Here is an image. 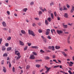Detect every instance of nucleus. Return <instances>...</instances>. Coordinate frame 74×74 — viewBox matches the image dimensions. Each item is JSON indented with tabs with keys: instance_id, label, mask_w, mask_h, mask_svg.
<instances>
[{
	"instance_id": "nucleus-8",
	"label": "nucleus",
	"mask_w": 74,
	"mask_h": 74,
	"mask_svg": "<svg viewBox=\"0 0 74 74\" xmlns=\"http://www.w3.org/2000/svg\"><path fill=\"white\" fill-rule=\"evenodd\" d=\"M3 26H4V27H6V26H7V25H6V23H5V22L3 21L2 23Z\"/></svg>"
},
{
	"instance_id": "nucleus-32",
	"label": "nucleus",
	"mask_w": 74,
	"mask_h": 74,
	"mask_svg": "<svg viewBox=\"0 0 74 74\" xmlns=\"http://www.w3.org/2000/svg\"><path fill=\"white\" fill-rule=\"evenodd\" d=\"M40 52L41 53H44V52H45V51H43V50H42V49H41L40 50Z\"/></svg>"
},
{
	"instance_id": "nucleus-23",
	"label": "nucleus",
	"mask_w": 74,
	"mask_h": 74,
	"mask_svg": "<svg viewBox=\"0 0 74 74\" xmlns=\"http://www.w3.org/2000/svg\"><path fill=\"white\" fill-rule=\"evenodd\" d=\"M5 47V46H2V51H5V48H4Z\"/></svg>"
},
{
	"instance_id": "nucleus-33",
	"label": "nucleus",
	"mask_w": 74,
	"mask_h": 74,
	"mask_svg": "<svg viewBox=\"0 0 74 74\" xmlns=\"http://www.w3.org/2000/svg\"><path fill=\"white\" fill-rule=\"evenodd\" d=\"M53 4H54L53 3V2H51L50 3V6H52V5H53Z\"/></svg>"
},
{
	"instance_id": "nucleus-55",
	"label": "nucleus",
	"mask_w": 74,
	"mask_h": 74,
	"mask_svg": "<svg viewBox=\"0 0 74 74\" xmlns=\"http://www.w3.org/2000/svg\"><path fill=\"white\" fill-rule=\"evenodd\" d=\"M27 44H28V46H31L32 45V43H28Z\"/></svg>"
},
{
	"instance_id": "nucleus-61",
	"label": "nucleus",
	"mask_w": 74,
	"mask_h": 74,
	"mask_svg": "<svg viewBox=\"0 0 74 74\" xmlns=\"http://www.w3.org/2000/svg\"><path fill=\"white\" fill-rule=\"evenodd\" d=\"M17 55V56H20V53H18L16 54Z\"/></svg>"
},
{
	"instance_id": "nucleus-47",
	"label": "nucleus",
	"mask_w": 74,
	"mask_h": 74,
	"mask_svg": "<svg viewBox=\"0 0 74 74\" xmlns=\"http://www.w3.org/2000/svg\"><path fill=\"white\" fill-rule=\"evenodd\" d=\"M17 53H18V51H15V55H16V54H17Z\"/></svg>"
},
{
	"instance_id": "nucleus-53",
	"label": "nucleus",
	"mask_w": 74,
	"mask_h": 74,
	"mask_svg": "<svg viewBox=\"0 0 74 74\" xmlns=\"http://www.w3.org/2000/svg\"><path fill=\"white\" fill-rule=\"evenodd\" d=\"M34 19L36 21H38V20H39V18H34Z\"/></svg>"
},
{
	"instance_id": "nucleus-45",
	"label": "nucleus",
	"mask_w": 74,
	"mask_h": 74,
	"mask_svg": "<svg viewBox=\"0 0 74 74\" xmlns=\"http://www.w3.org/2000/svg\"><path fill=\"white\" fill-rule=\"evenodd\" d=\"M66 6L68 8H70V5H69V4H66Z\"/></svg>"
},
{
	"instance_id": "nucleus-52",
	"label": "nucleus",
	"mask_w": 74,
	"mask_h": 74,
	"mask_svg": "<svg viewBox=\"0 0 74 74\" xmlns=\"http://www.w3.org/2000/svg\"><path fill=\"white\" fill-rule=\"evenodd\" d=\"M42 31L41 30V29H39L38 31V32H39V33H42Z\"/></svg>"
},
{
	"instance_id": "nucleus-19",
	"label": "nucleus",
	"mask_w": 74,
	"mask_h": 74,
	"mask_svg": "<svg viewBox=\"0 0 74 74\" xmlns=\"http://www.w3.org/2000/svg\"><path fill=\"white\" fill-rule=\"evenodd\" d=\"M52 51H55V47L53 46H51V48Z\"/></svg>"
},
{
	"instance_id": "nucleus-58",
	"label": "nucleus",
	"mask_w": 74,
	"mask_h": 74,
	"mask_svg": "<svg viewBox=\"0 0 74 74\" xmlns=\"http://www.w3.org/2000/svg\"><path fill=\"white\" fill-rule=\"evenodd\" d=\"M59 10L60 11H63V9H62V8H60Z\"/></svg>"
},
{
	"instance_id": "nucleus-54",
	"label": "nucleus",
	"mask_w": 74,
	"mask_h": 74,
	"mask_svg": "<svg viewBox=\"0 0 74 74\" xmlns=\"http://www.w3.org/2000/svg\"><path fill=\"white\" fill-rule=\"evenodd\" d=\"M59 67V66H55L53 68H56V67Z\"/></svg>"
},
{
	"instance_id": "nucleus-20",
	"label": "nucleus",
	"mask_w": 74,
	"mask_h": 74,
	"mask_svg": "<svg viewBox=\"0 0 74 74\" xmlns=\"http://www.w3.org/2000/svg\"><path fill=\"white\" fill-rule=\"evenodd\" d=\"M11 49V47H8L7 49V51H10Z\"/></svg>"
},
{
	"instance_id": "nucleus-28",
	"label": "nucleus",
	"mask_w": 74,
	"mask_h": 74,
	"mask_svg": "<svg viewBox=\"0 0 74 74\" xmlns=\"http://www.w3.org/2000/svg\"><path fill=\"white\" fill-rule=\"evenodd\" d=\"M27 49V46H25L24 48V51H26Z\"/></svg>"
},
{
	"instance_id": "nucleus-12",
	"label": "nucleus",
	"mask_w": 74,
	"mask_h": 74,
	"mask_svg": "<svg viewBox=\"0 0 74 74\" xmlns=\"http://www.w3.org/2000/svg\"><path fill=\"white\" fill-rule=\"evenodd\" d=\"M61 52L62 53V54H63V55H64V56H67V54H66V53H65V52L64 51H61Z\"/></svg>"
},
{
	"instance_id": "nucleus-64",
	"label": "nucleus",
	"mask_w": 74,
	"mask_h": 74,
	"mask_svg": "<svg viewBox=\"0 0 74 74\" xmlns=\"http://www.w3.org/2000/svg\"><path fill=\"white\" fill-rule=\"evenodd\" d=\"M4 64V60H3L1 62V64Z\"/></svg>"
},
{
	"instance_id": "nucleus-10",
	"label": "nucleus",
	"mask_w": 74,
	"mask_h": 74,
	"mask_svg": "<svg viewBox=\"0 0 74 74\" xmlns=\"http://www.w3.org/2000/svg\"><path fill=\"white\" fill-rule=\"evenodd\" d=\"M55 48L56 49H59L60 47V46L56 45L55 46Z\"/></svg>"
},
{
	"instance_id": "nucleus-63",
	"label": "nucleus",
	"mask_w": 74,
	"mask_h": 74,
	"mask_svg": "<svg viewBox=\"0 0 74 74\" xmlns=\"http://www.w3.org/2000/svg\"><path fill=\"white\" fill-rule=\"evenodd\" d=\"M67 10V8H64L63 10Z\"/></svg>"
},
{
	"instance_id": "nucleus-16",
	"label": "nucleus",
	"mask_w": 74,
	"mask_h": 74,
	"mask_svg": "<svg viewBox=\"0 0 74 74\" xmlns=\"http://www.w3.org/2000/svg\"><path fill=\"white\" fill-rule=\"evenodd\" d=\"M31 48H35V49H38V47L37 46H32Z\"/></svg>"
},
{
	"instance_id": "nucleus-50",
	"label": "nucleus",
	"mask_w": 74,
	"mask_h": 74,
	"mask_svg": "<svg viewBox=\"0 0 74 74\" xmlns=\"http://www.w3.org/2000/svg\"><path fill=\"white\" fill-rule=\"evenodd\" d=\"M5 47H7L8 46V43H6L5 44Z\"/></svg>"
},
{
	"instance_id": "nucleus-37",
	"label": "nucleus",
	"mask_w": 74,
	"mask_h": 74,
	"mask_svg": "<svg viewBox=\"0 0 74 74\" xmlns=\"http://www.w3.org/2000/svg\"><path fill=\"white\" fill-rule=\"evenodd\" d=\"M45 23L46 24V25H48V21L47 20H46L45 21Z\"/></svg>"
},
{
	"instance_id": "nucleus-3",
	"label": "nucleus",
	"mask_w": 74,
	"mask_h": 74,
	"mask_svg": "<svg viewBox=\"0 0 74 74\" xmlns=\"http://www.w3.org/2000/svg\"><path fill=\"white\" fill-rule=\"evenodd\" d=\"M39 8L41 11H42V12H44V11H47V10H46L45 8H44V10L42 9V8L41 7H40Z\"/></svg>"
},
{
	"instance_id": "nucleus-42",
	"label": "nucleus",
	"mask_w": 74,
	"mask_h": 74,
	"mask_svg": "<svg viewBox=\"0 0 74 74\" xmlns=\"http://www.w3.org/2000/svg\"><path fill=\"white\" fill-rule=\"evenodd\" d=\"M64 51H65V52H67V51H68V49H65L64 50Z\"/></svg>"
},
{
	"instance_id": "nucleus-40",
	"label": "nucleus",
	"mask_w": 74,
	"mask_h": 74,
	"mask_svg": "<svg viewBox=\"0 0 74 74\" xmlns=\"http://www.w3.org/2000/svg\"><path fill=\"white\" fill-rule=\"evenodd\" d=\"M53 62H55L56 63H57V64H58L59 63V62H56V60H53Z\"/></svg>"
},
{
	"instance_id": "nucleus-35",
	"label": "nucleus",
	"mask_w": 74,
	"mask_h": 74,
	"mask_svg": "<svg viewBox=\"0 0 74 74\" xmlns=\"http://www.w3.org/2000/svg\"><path fill=\"white\" fill-rule=\"evenodd\" d=\"M15 68H14V67H13L12 68V71L13 72H14V73H15Z\"/></svg>"
},
{
	"instance_id": "nucleus-14",
	"label": "nucleus",
	"mask_w": 74,
	"mask_h": 74,
	"mask_svg": "<svg viewBox=\"0 0 74 74\" xmlns=\"http://www.w3.org/2000/svg\"><path fill=\"white\" fill-rule=\"evenodd\" d=\"M45 68H46V69L47 70L49 71V70L51 69V68H48V67H47V66H45Z\"/></svg>"
},
{
	"instance_id": "nucleus-59",
	"label": "nucleus",
	"mask_w": 74,
	"mask_h": 74,
	"mask_svg": "<svg viewBox=\"0 0 74 74\" xmlns=\"http://www.w3.org/2000/svg\"><path fill=\"white\" fill-rule=\"evenodd\" d=\"M49 32H47V31H46V35H48V34H49Z\"/></svg>"
},
{
	"instance_id": "nucleus-36",
	"label": "nucleus",
	"mask_w": 74,
	"mask_h": 74,
	"mask_svg": "<svg viewBox=\"0 0 74 74\" xmlns=\"http://www.w3.org/2000/svg\"><path fill=\"white\" fill-rule=\"evenodd\" d=\"M36 67H40V65L39 64H36Z\"/></svg>"
},
{
	"instance_id": "nucleus-1",
	"label": "nucleus",
	"mask_w": 74,
	"mask_h": 74,
	"mask_svg": "<svg viewBox=\"0 0 74 74\" xmlns=\"http://www.w3.org/2000/svg\"><path fill=\"white\" fill-rule=\"evenodd\" d=\"M28 33L29 34H32V36H35V34H34V32L33 31H30V30H28Z\"/></svg>"
},
{
	"instance_id": "nucleus-49",
	"label": "nucleus",
	"mask_w": 74,
	"mask_h": 74,
	"mask_svg": "<svg viewBox=\"0 0 74 74\" xmlns=\"http://www.w3.org/2000/svg\"><path fill=\"white\" fill-rule=\"evenodd\" d=\"M69 49H71V50H73V47H72L71 46L69 47Z\"/></svg>"
},
{
	"instance_id": "nucleus-44",
	"label": "nucleus",
	"mask_w": 74,
	"mask_h": 74,
	"mask_svg": "<svg viewBox=\"0 0 74 74\" xmlns=\"http://www.w3.org/2000/svg\"><path fill=\"white\" fill-rule=\"evenodd\" d=\"M47 38L48 39H49V40H51V36H48Z\"/></svg>"
},
{
	"instance_id": "nucleus-6",
	"label": "nucleus",
	"mask_w": 74,
	"mask_h": 74,
	"mask_svg": "<svg viewBox=\"0 0 74 74\" xmlns=\"http://www.w3.org/2000/svg\"><path fill=\"white\" fill-rule=\"evenodd\" d=\"M72 9L70 11V12L71 13L73 12L74 11V6H72Z\"/></svg>"
},
{
	"instance_id": "nucleus-21",
	"label": "nucleus",
	"mask_w": 74,
	"mask_h": 74,
	"mask_svg": "<svg viewBox=\"0 0 74 74\" xmlns=\"http://www.w3.org/2000/svg\"><path fill=\"white\" fill-rule=\"evenodd\" d=\"M47 20L49 22H50L51 21V18H47Z\"/></svg>"
},
{
	"instance_id": "nucleus-60",
	"label": "nucleus",
	"mask_w": 74,
	"mask_h": 74,
	"mask_svg": "<svg viewBox=\"0 0 74 74\" xmlns=\"http://www.w3.org/2000/svg\"><path fill=\"white\" fill-rule=\"evenodd\" d=\"M2 41V38H1L0 39V44L1 43V42Z\"/></svg>"
},
{
	"instance_id": "nucleus-11",
	"label": "nucleus",
	"mask_w": 74,
	"mask_h": 74,
	"mask_svg": "<svg viewBox=\"0 0 74 74\" xmlns=\"http://www.w3.org/2000/svg\"><path fill=\"white\" fill-rule=\"evenodd\" d=\"M64 17L65 18H68V14L67 13H65L64 15Z\"/></svg>"
},
{
	"instance_id": "nucleus-7",
	"label": "nucleus",
	"mask_w": 74,
	"mask_h": 74,
	"mask_svg": "<svg viewBox=\"0 0 74 74\" xmlns=\"http://www.w3.org/2000/svg\"><path fill=\"white\" fill-rule=\"evenodd\" d=\"M19 42L20 45H22V46H23V45H24V43H23V42L22 41L20 40Z\"/></svg>"
},
{
	"instance_id": "nucleus-22",
	"label": "nucleus",
	"mask_w": 74,
	"mask_h": 74,
	"mask_svg": "<svg viewBox=\"0 0 74 74\" xmlns=\"http://www.w3.org/2000/svg\"><path fill=\"white\" fill-rule=\"evenodd\" d=\"M47 39H46V38H45L43 39V41H44V42H45V43H46V42H47Z\"/></svg>"
},
{
	"instance_id": "nucleus-24",
	"label": "nucleus",
	"mask_w": 74,
	"mask_h": 74,
	"mask_svg": "<svg viewBox=\"0 0 74 74\" xmlns=\"http://www.w3.org/2000/svg\"><path fill=\"white\" fill-rule=\"evenodd\" d=\"M29 68H30V66H29V65H27L26 66V69L27 70H28V69H29Z\"/></svg>"
},
{
	"instance_id": "nucleus-38",
	"label": "nucleus",
	"mask_w": 74,
	"mask_h": 74,
	"mask_svg": "<svg viewBox=\"0 0 74 74\" xmlns=\"http://www.w3.org/2000/svg\"><path fill=\"white\" fill-rule=\"evenodd\" d=\"M34 4V2L32 1L30 3V5H33Z\"/></svg>"
},
{
	"instance_id": "nucleus-18",
	"label": "nucleus",
	"mask_w": 74,
	"mask_h": 74,
	"mask_svg": "<svg viewBox=\"0 0 74 74\" xmlns=\"http://www.w3.org/2000/svg\"><path fill=\"white\" fill-rule=\"evenodd\" d=\"M23 11H24V12H26V11H27V8H25L23 9Z\"/></svg>"
},
{
	"instance_id": "nucleus-43",
	"label": "nucleus",
	"mask_w": 74,
	"mask_h": 74,
	"mask_svg": "<svg viewBox=\"0 0 74 74\" xmlns=\"http://www.w3.org/2000/svg\"><path fill=\"white\" fill-rule=\"evenodd\" d=\"M42 14V12H41V11H40L39 12V15H41V14Z\"/></svg>"
},
{
	"instance_id": "nucleus-57",
	"label": "nucleus",
	"mask_w": 74,
	"mask_h": 74,
	"mask_svg": "<svg viewBox=\"0 0 74 74\" xmlns=\"http://www.w3.org/2000/svg\"><path fill=\"white\" fill-rule=\"evenodd\" d=\"M54 14L55 16H56V12H54Z\"/></svg>"
},
{
	"instance_id": "nucleus-4",
	"label": "nucleus",
	"mask_w": 74,
	"mask_h": 74,
	"mask_svg": "<svg viewBox=\"0 0 74 74\" xmlns=\"http://www.w3.org/2000/svg\"><path fill=\"white\" fill-rule=\"evenodd\" d=\"M57 32L58 34H60L61 33H63V31L61 30H57Z\"/></svg>"
},
{
	"instance_id": "nucleus-48",
	"label": "nucleus",
	"mask_w": 74,
	"mask_h": 74,
	"mask_svg": "<svg viewBox=\"0 0 74 74\" xmlns=\"http://www.w3.org/2000/svg\"><path fill=\"white\" fill-rule=\"evenodd\" d=\"M3 56H7V54L5 53L3 55Z\"/></svg>"
},
{
	"instance_id": "nucleus-15",
	"label": "nucleus",
	"mask_w": 74,
	"mask_h": 74,
	"mask_svg": "<svg viewBox=\"0 0 74 74\" xmlns=\"http://www.w3.org/2000/svg\"><path fill=\"white\" fill-rule=\"evenodd\" d=\"M63 26L64 28H65V29H66V28H67V25H65L64 24H63Z\"/></svg>"
},
{
	"instance_id": "nucleus-46",
	"label": "nucleus",
	"mask_w": 74,
	"mask_h": 74,
	"mask_svg": "<svg viewBox=\"0 0 74 74\" xmlns=\"http://www.w3.org/2000/svg\"><path fill=\"white\" fill-rule=\"evenodd\" d=\"M11 67V63L10 62H9V68H10Z\"/></svg>"
},
{
	"instance_id": "nucleus-13",
	"label": "nucleus",
	"mask_w": 74,
	"mask_h": 74,
	"mask_svg": "<svg viewBox=\"0 0 74 74\" xmlns=\"http://www.w3.org/2000/svg\"><path fill=\"white\" fill-rule=\"evenodd\" d=\"M45 59H46V60H48V59H50V58L48 56H46L45 57Z\"/></svg>"
},
{
	"instance_id": "nucleus-56",
	"label": "nucleus",
	"mask_w": 74,
	"mask_h": 74,
	"mask_svg": "<svg viewBox=\"0 0 74 74\" xmlns=\"http://www.w3.org/2000/svg\"><path fill=\"white\" fill-rule=\"evenodd\" d=\"M3 30L6 31V30H8V29H6V28H4L3 29Z\"/></svg>"
},
{
	"instance_id": "nucleus-2",
	"label": "nucleus",
	"mask_w": 74,
	"mask_h": 74,
	"mask_svg": "<svg viewBox=\"0 0 74 74\" xmlns=\"http://www.w3.org/2000/svg\"><path fill=\"white\" fill-rule=\"evenodd\" d=\"M71 36V34H70L68 36L67 38V42L69 44H70V36Z\"/></svg>"
},
{
	"instance_id": "nucleus-29",
	"label": "nucleus",
	"mask_w": 74,
	"mask_h": 74,
	"mask_svg": "<svg viewBox=\"0 0 74 74\" xmlns=\"http://www.w3.org/2000/svg\"><path fill=\"white\" fill-rule=\"evenodd\" d=\"M51 17L52 18V19H53V13L51 14Z\"/></svg>"
},
{
	"instance_id": "nucleus-17",
	"label": "nucleus",
	"mask_w": 74,
	"mask_h": 74,
	"mask_svg": "<svg viewBox=\"0 0 74 74\" xmlns=\"http://www.w3.org/2000/svg\"><path fill=\"white\" fill-rule=\"evenodd\" d=\"M21 33H22V34H26V32H25V31L23 30H21Z\"/></svg>"
},
{
	"instance_id": "nucleus-5",
	"label": "nucleus",
	"mask_w": 74,
	"mask_h": 74,
	"mask_svg": "<svg viewBox=\"0 0 74 74\" xmlns=\"http://www.w3.org/2000/svg\"><path fill=\"white\" fill-rule=\"evenodd\" d=\"M29 58L31 59H35V57L34 56V55H31V56Z\"/></svg>"
},
{
	"instance_id": "nucleus-41",
	"label": "nucleus",
	"mask_w": 74,
	"mask_h": 74,
	"mask_svg": "<svg viewBox=\"0 0 74 74\" xmlns=\"http://www.w3.org/2000/svg\"><path fill=\"white\" fill-rule=\"evenodd\" d=\"M68 72L69 73V74H73V73L71 72V71L69 70L68 71Z\"/></svg>"
},
{
	"instance_id": "nucleus-39",
	"label": "nucleus",
	"mask_w": 74,
	"mask_h": 74,
	"mask_svg": "<svg viewBox=\"0 0 74 74\" xmlns=\"http://www.w3.org/2000/svg\"><path fill=\"white\" fill-rule=\"evenodd\" d=\"M20 58H21V56H19L17 58L16 60H19V59Z\"/></svg>"
},
{
	"instance_id": "nucleus-9",
	"label": "nucleus",
	"mask_w": 74,
	"mask_h": 74,
	"mask_svg": "<svg viewBox=\"0 0 74 74\" xmlns=\"http://www.w3.org/2000/svg\"><path fill=\"white\" fill-rule=\"evenodd\" d=\"M3 71L4 73H6L7 72V69L4 66L3 67Z\"/></svg>"
},
{
	"instance_id": "nucleus-30",
	"label": "nucleus",
	"mask_w": 74,
	"mask_h": 74,
	"mask_svg": "<svg viewBox=\"0 0 74 74\" xmlns=\"http://www.w3.org/2000/svg\"><path fill=\"white\" fill-rule=\"evenodd\" d=\"M53 56V59H55V58H56V55L55 54H53L52 56Z\"/></svg>"
},
{
	"instance_id": "nucleus-34",
	"label": "nucleus",
	"mask_w": 74,
	"mask_h": 74,
	"mask_svg": "<svg viewBox=\"0 0 74 74\" xmlns=\"http://www.w3.org/2000/svg\"><path fill=\"white\" fill-rule=\"evenodd\" d=\"M46 31L47 32H49H49H50V31H51V30L49 29H46Z\"/></svg>"
},
{
	"instance_id": "nucleus-51",
	"label": "nucleus",
	"mask_w": 74,
	"mask_h": 74,
	"mask_svg": "<svg viewBox=\"0 0 74 74\" xmlns=\"http://www.w3.org/2000/svg\"><path fill=\"white\" fill-rule=\"evenodd\" d=\"M7 14H8V15H10V12L9 11H7Z\"/></svg>"
},
{
	"instance_id": "nucleus-62",
	"label": "nucleus",
	"mask_w": 74,
	"mask_h": 74,
	"mask_svg": "<svg viewBox=\"0 0 74 74\" xmlns=\"http://www.w3.org/2000/svg\"><path fill=\"white\" fill-rule=\"evenodd\" d=\"M51 48H52V47L50 46L48 47V48L49 49H51Z\"/></svg>"
},
{
	"instance_id": "nucleus-27",
	"label": "nucleus",
	"mask_w": 74,
	"mask_h": 74,
	"mask_svg": "<svg viewBox=\"0 0 74 74\" xmlns=\"http://www.w3.org/2000/svg\"><path fill=\"white\" fill-rule=\"evenodd\" d=\"M41 61H42V60H37L35 61L36 62H40Z\"/></svg>"
},
{
	"instance_id": "nucleus-26",
	"label": "nucleus",
	"mask_w": 74,
	"mask_h": 74,
	"mask_svg": "<svg viewBox=\"0 0 74 74\" xmlns=\"http://www.w3.org/2000/svg\"><path fill=\"white\" fill-rule=\"evenodd\" d=\"M11 39V37L10 36L9 37L7 38V40H8V41H10V40Z\"/></svg>"
},
{
	"instance_id": "nucleus-31",
	"label": "nucleus",
	"mask_w": 74,
	"mask_h": 74,
	"mask_svg": "<svg viewBox=\"0 0 74 74\" xmlns=\"http://www.w3.org/2000/svg\"><path fill=\"white\" fill-rule=\"evenodd\" d=\"M32 53L34 55H35V56H36L37 55V53H36L35 52H33Z\"/></svg>"
},
{
	"instance_id": "nucleus-25",
	"label": "nucleus",
	"mask_w": 74,
	"mask_h": 74,
	"mask_svg": "<svg viewBox=\"0 0 74 74\" xmlns=\"http://www.w3.org/2000/svg\"><path fill=\"white\" fill-rule=\"evenodd\" d=\"M53 32H55V29H51V34H53Z\"/></svg>"
}]
</instances>
